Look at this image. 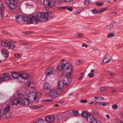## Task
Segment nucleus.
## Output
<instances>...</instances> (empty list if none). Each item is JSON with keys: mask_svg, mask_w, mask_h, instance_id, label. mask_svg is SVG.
Returning a JSON list of instances; mask_svg holds the SVG:
<instances>
[{"mask_svg": "<svg viewBox=\"0 0 123 123\" xmlns=\"http://www.w3.org/2000/svg\"><path fill=\"white\" fill-rule=\"evenodd\" d=\"M11 107L10 105L6 107L4 109L0 110V115L4 118H7L11 116V115L9 112Z\"/></svg>", "mask_w": 123, "mask_h": 123, "instance_id": "nucleus-1", "label": "nucleus"}, {"mask_svg": "<svg viewBox=\"0 0 123 123\" xmlns=\"http://www.w3.org/2000/svg\"><path fill=\"white\" fill-rule=\"evenodd\" d=\"M29 20L27 17L23 16L17 14L16 16V20L17 22L20 24H22L25 21Z\"/></svg>", "mask_w": 123, "mask_h": 123, "instance_id": "nucleus-2", "label": "nucleus"}, {"mask_svg": "<svg viewBox=\"0 0 123 123\" xmlns=\"http://www.w3.org/2000/svg\"><path fill=\"white\" fill-rule=\"evenodd\" d=\"M60 90L58 89H55L50 92V96L54 98L57 97V95H61L62 94L61 92L60 91Z\"/></svg>", "mask_w": 123, "mask_h": 123, "instance_id": "nucleus-3", "label": "nucleus"}, {"mask_svg": "<svg viewBox=\"0 0 123 123\" xmlns=\"http://www.w3.org/2000/svg\"><path fill=\"white\" fill-rule=\"evenodd\" d=\"M0 77L3 82L11 80L10 75L7 73L2 74Z\"/></svg>", "mask_w": 123, "mask_h": 123, "instance_id": "nucleus-4", "label": "nucleus"}, {"mask_svg": "<svg viewBox=\"0 0 123 123\" xmlns=\"http://www.w3.org/2000/svg\"><path fill=\"white\" fill-rule=\"evenodd\" d=\"M28 18L29 19L27 20V24H36L37 23V22L39 20L38 19L35 17L32 16L31 18H30L29 17H28Z\"/></svg>", "mask_w": 123, "mask_h": 123, "instance_id": "nucleus-5", "label": "nucleus"}, {"mask_svg": "<svg viewBox=\"0 0 123 123\" xmlns=\"http://www.w3.org/2000/svg\"><path fill=\"white\" fill-rule=\"evenodd\" d=\"M45 15L46 16H45L44 20L45 22L48 20V17L51 19L53 18L54 16L53 13L50 12H45Z\"/></svg>", "mask_w": 123, "mask_h": 123, "instance_id": "nucleus-6", "label": "nucleus"}, {"mask_svg": "<svg viewBox=\"0 0 123 123\" xmlns=\"http://www.w3.org/2000/svg\"><path fill=\"white\" fill-rule=\"evenodd\" d=\"M38 97L37 95V93L33 92H32L29 94L28 96V99L29 100L33 99L35 101L36 98H38Z\"/></svg>", "mask_w": 123, "mask_h": 123, "instance_id": "nucleus-7", "label": "nucleus"}, {"mask_svg": "<svg viewBox=\"0 0 123 123\" xmlns=\"http://www.w3.org/2000/svg\"><path fill=\"white\" fill-rule=\"evenodd\" d=\"M17 2L14 0H11V2H10L8 6L12 9H15L16 6Z\"/></svg>", "mask_w": 123, "mask_h": 123, "instance_id": "nucleus-8", "label": "nucleus"}, {"mask_svg": "<svg viewBox=\"0 0 123 123\" xmlns=\"http://www.w3.org/2000/svg\"><path fill=\"white\" fill-rule=\"evenodd\" d=\"M45 16V12H38L36 15L37 17L39 18H41L42 21L43 22H44V20Z\"/></svg>", "mask_w": 123, "mask_h": 123, "instance_id": "nucleus-9", "label": "nucleus"}, {"mask_svg": "<svg viewBox=\"0 0 123 123\" xmlns=\"http://www.w3.org/2000/svg\"><path fill=\"white\" fill-rule=\"evenodd\" d=\"M70 114L69 111H67L61 115V119L64 121L66 120L69 118V117Z\"/></svg>", "mask_w": 123, "mask_h": 123, "instance_id": "nucleus-10", "label": "nucleus"}, {"mask_svg": "<svg viewBox=\"0 0 123 123\" xmlns=\"http://www.w3.org/2000/svg\"><path fill=\"white\" fill-rule=\"evenodd\" d=\"M112 56L110 55L108 58L107 57H105L101 62V64L103 65L109 62L112 59Z\"/></svg>", "mask_w": 123, "mask_h": 123, "instance_id": "nucleus-11", "label": "nucleus"}, {"mask_svg": "<svg viewBox=\"0 0 123 123\" xmlns=\"http://www.w3.org/2000/svg\"><path fill=\"white\" fill-rule=\"evenodd\" d=\"M47 122H54L55 120V117L53 115L48 116L45 118Z\"/></svg>", "mask_w": 123, "mask_h": 123, "instance_id": "nucleus-12", "label": "nucleus"}, {"mask_svg": "<svg viewBox=\"0 0 123 123\" xmlns=\"http://www.w3.org/2000/svg\"><path fill=\"white\" fill-rule=\"evenodd\" d=\"M43 88L45 90L49 91L51 89V86L48 82H46L43 83Z\"/></svg>", "mask_w": 123, "mask_h": 123, "instance_id": "nucleus-13", "label": "nucleus"}, {"mask_svg": "<svg viewBox=\"0 0 123 123\" xmlns=\"http://www.w3.org/2000/svg\"><path fill=\"white\" fill-rule=\"evenodd\" d=\"M88 121L91 123H97V121L92 115L91 116L88 118Z\"/></svg>", "mask_w": 123, "mask_h": 123, "instance_id": "nucleus-14", "label": "nucleus"}, {"mask_svg": "<svg viewBox=\"0 0 123 123\" xmlns=\"http://www.w3.org/2000/svg\"><path fill=\"white\" fill-rule=\"evenodd\" d=\"M30 103L29 100L27 98H25L21 101L22 105L24 106L25 105H28Z\"/></svg>", "mask_w": 123, "mask_h": 123, "instance_id": "nucleus-15", "label": "nucleus"}, {"mask_svg": "<svg viewBox=\"0 0 123 123\" xmlns=\"http://www.w3.org/2000/svg\"><path fill=\"white\" fill-rule=\"evenodd\" d=\"M20 78H22L24 79H27L29 77V75L23 72H21L19 73Z\"/></svg>", "mask_w": 123, "mask_h": 123, "instance_id": "nucleus-16", "label": "nucleus"}, {"mask_svg": "<svg viewBox=\"0 0 123 123\" xmlns=\"http://www.w3.org/2000/svg\"><path fill=\"white\" fill-rule=\"evenodd\" d=\"M65 68L66 69H72L73 66L72 64L70 62H67L65 64Z\"/></svg>", "mask_w": 123, "mask_h": 123, "instance_id": "nucleus-17", "label": "nucleus"}, {"mask_svg": "<svg viewBox=\"0 0 123 123\" xmlns=\"http://www.w3.org/2000/svg\"><path fill=\"white\" fill-rule=\"evenodd\" d=\"M21 99L19 98H16L13 99L12 104L13 105H17L21 103Z\"/></svg>", "mask_w": 123, "mask_h": 123, "instance_id": "nucleus-18", "label": "nucleus"}, {"mask_svg": "<svg viewBox=\"0 0 123 123\" xmlns=\"http://www.w3.org/2000/svg\"><path fill=\"white\" fill-rule=\"evenodd\" d=\"M92 115L88 114L87 112L82 111L81 114V115L82 116L86 118V119L87 120H88V118L91 116V115Z\"/></svg>", "mask_w": 123, "mask_h": 123, "instance_id": "nucleus-19", "label": "nucleus"}, {"mask_svg": "<svg viewBox=\"0 0 123 123\" xmlns=\"http://www.w3.org/2000/svg\"><path fill=\"white\" fill-rule=\"evenodd\" d=\"M71 83V81L69 80L67 77H65L63 80V83L65 85L68 86Z\"/></svg>", "mask_w": 123, "mask_h": 123, "instance_id": "nucleus-20", "label": "nucleus"}, {"mask_svg": "<svg viewBox=\"0 0 123 123\" xmlns=\"http://www.w3.org/2000/svg\"><path fill=\"white\" fill-rule=\"evenodd\" d=\"M69 70H64V72H66V75L68 78H70L72 77L73 76V75L72 74V72L71 71H69Z\"/></svg>", "mask_w": 123, "mask_h": 123, "instance_id": "nucleus-21", "label": "nucleus"}, {"mask_svg": "<svg viewBox=\"0 0 123 123\" xmlns=\"http://www.w3.org/2000/svg\"><path fill=\"white\" fill-rule=\"evenodd\" d=\"M19 73L16 72H12L11 73L12 76L15 79L20 78Z\"/></svg>", "mask_w": 123, "mask_h": 123, "instance_id": "nucleus-22", "label": "nucleus"}, {"mask_svg": "<svg viewBox=\"0 0 123 123\" xmlns=\"http://www.w3.org/2000/svg\"><path fill=\"white\" fill-rule=\"evenodd\" d=\"M2 54L4 55L5 57H7L9 56V53L7 50L4 49H2L1 50Z\"/></svg>", "mask_w": 123, "mask_h": 123, "instance_id": "nucleus-23", "label": "nucleus"}, {"mask_svg": "<svg viewBox=\"0 0 123 123\" xmlns=\"http://www.w3.org/2000/svg\"><path fill=\"white\" fill-rule=\"evenodd\" d=\"M65 64L60 63H59L57 67V69H65Z\"/></svg>", "mask_w": 123, "mask_h": 123, "instance_id": "nucleus-24", "label": "nucleus"}, {"mask_svg": "<svg viewBox=\"0 0 123 123\" xmlns=\"http://www.w3.org/2000/svg\"><path fill=\"white\" fill-rule=\"evenodd\" d=\"M54 71V70H46L45 71V74L46 76H48L52 74Z\"/></svg>", "mask_w": 123, "mask_h": 123, "instance_id": "nucleus-25", "label": "nucleus"}, {"mask_svg": "<svg viewBox=\"0 0 123 123\" xmlns=\"http://www.w3.org/2000/svg\"><path fill=\"white\" fill-rule=\"evenodd\" d=\"M10 44L11 43L10 42L6 43L5 42L1 41V45L4 47H8Z\"/></svg>", "mask_w": 123, "mask_h": 123, "instance_id": "nucleus-26", "label": "nucleus"}, {"mask_svg": "<svg viewBox=\"0 0 123 123\" xmlns=\"http://www.w3.org/2000/svg\"><path fill=\"white\" fill-rule=\"evenodd\" d=\"M84 62V61L81 60H77L75 62V63L76 65L83 64Z\"/></svg>", "mask_w": 123, "mask_h": 123, "instance_id": "nucleus-27", "label": "nucleus"}, {"mask_svg": "<svg viewBox=\"0 0 123 123\" xmlns=\"http://www.w3.org/2000/svg\"><path fill=\"white\" fill-rule=\"evenodd\" d=\"M64 83L62 82V81H60L58 82V87L59 89H62L64 86Z\"/></svg>", "mask_w": 123, "mask_h": 123, "instance_id": "nucleus-28", "label": "nucleus"}, {"mask_svg": "<svg viewBox=\"0 0 123 123\" xmlns=\"http://www.w3.org/2000/svg\"><path fill=\"white\" fill-rule=\"evenodd\" d=\"M16 94L19 97V98L20 99L23 97V95L19 91H17Z\"/></svg>", "mask_w": 123, "mask_h": 123, "instance_id": "nucleus-29", "label": "nucleus"}, {"mask_svg": "<svg viewBox=\"0 0 123 123\" xmlns=\"http://www.w3.org/2000/svg\"><path fill=\"white\" fill-rule=\"evenodd\" d=\"M94 70H91V72L89 73L88 75L89 77H92L94 76V74L93 73L94 72Z\"/></svg>", "mask_w": 123, "mask_h": 123, "instance_id": "nucleus-30", "label": "nucleus"}, {"mask_svg": "<svg viewBox=\"0 0 123 123\" xmlns=\"http://www.w3.org/2000/svg\"><path fill=\"white\" fill-rule=\"evenodd\" d=\"M48 6L52 7L55 5V3L54 1H49V2Z\"/></svg>", "mask_w": 123, "mask_h": 123, "instance_id": "nucleus-31", "label": "nucleus"}, {"mask_svg": "<svg viewBox=\"0 0 123 123\" xmlns=\"http://www.w3.org/2000/svg\"><path fill=\"white\" fill-rule=\"evenodd\" d=\"M49 1L48 0H44L43 4L44 6H48Z\"/></svg>", "mask_w": 123, "mask_h": 123, "instance_id": "nucleus-32", "label": "nucleus"}, {"mask_svg": "<svg viewBox=\"0 0 123 123\" xmlns=\"http://www.w3.org/2000/svg\"><path fill=\"white\" fill-rule=\"evenodd\" d=\"M107 9V8L105 7L103 8H102L99 9L98 11V13H102V12L106 11Z\"/></svg>", "mask_w": 123, "mask_h": 123, "instance_id": "nucleus-33", "label": "nucleus"}, {"mask_svg": "<svg viewBox=\"0 0 123 123\" xmlns=\"http://www.w3.org/2000/svg\"><path fill=\"white\" fill-rule=\"evenodd\" d=\"M16 46L15 45L12 44V43H11L10 44H9V45L8 47H9V49H11L13 50H14V48Z\"/></svg>", "mask_w": 123, "mask_h": 123, "instance_id": "nucleus-34", "label": "nucleus"}, {"mask_svg": "<svg viewBox=\"0 0 123 123\" xmlns=\"http://www.w3.org/2000/svg\"><path fill=\"white\" fill-rule=\"evenodd\" d=\"M116 14V13L115 12H113L111 13L109 15V17H113L115 16Z\"/></svg>", "mask_w": 123, "mask_h": 123, "instance_id": "nucleus-35", "label": "nucleus"}, {"mask_svg": "<svg viewBox=\"0 0 123 123\" xmlns=\"http://www.w3.org/2000/svg\"><path fill=\"white\" fill-rule=\"evenodd\" d=\"M114 34L113 33H110L107 35V37H111L114 36Z\"/></svg>", "mask_w": 123, "mask_h": 123, "instance_id": "nucleus-36", "label": "nucleus"}, {"mask_svg": "<svg viewBox=\"0 0 123 123\" xmlns=\"http://www.w3.org/2000/svg\"><path fill=\"white\" fill-rule=\"evenodd\" d=\"M73 114L75 116H76L79 115L77 111L73 110L72 112Z\"/></svg>", "mask_w": 123, "mask_h": 123, "instance_id": "nucleus-37", "label": "nucleus"}, {"mask_svg": "<svg viewBox=\"0 0 123 123\" xmlns=\"http://www.w3.org/2000/svg\"><path fill=\"white\" fill-rule=\"evenodd\" d=\"M108 87H103L100 89V90L101 91H103L108 89Z\"/></svg>", "mask_w": 123, "mask_h": 123, "instance_id": "nucleus-38", "label": "nucleus"}, {"mask_svg": "<svg viewBox=\"0 0 123 123\" xmlns=\"http://www.w3.org/2000/svg\"><path fill=\"white\" fill-rule=\"evenodd\" d=\"M31 83V81L29 80H28L26 83V86H30Z\"/></svg>", "mask_w": 123, "mask_h": 123, "instance_id": "nucleus-39", "label": "nucleus"}, {"mask_svg": "<svg viewBox=\"0 0 123 123\" xmlns=\"http://www.w3.org/2000/svg\"><path fill=\"white\" fill-rule=\"evenodd\" d=\"M37 123H43L44 121L43 119L40 118L39 120H38L37 122Z\"/></svg>", "mask_w": 123, "mask_h": 123, "instance_id": "nucleus-40", "label": "nucleus"}, {"mask_svg": "<svg viewBox=\"0 0 123 123\" xmlns=\"http://www.w3.org/2000/svg\"><path fill=\"white\" fill-rule=\"evenodd\" d=\"M92 12L94 14H96L98 13V11L96 10V9H94L92 10Z\"/></svg>", "mask_w": 123, "mask_h": 123, "instance_id": "nucleus-41", "label": "nucleus"}, {"mask_svg": "<svg viewBox=\"0 0 123 123\" xmlns=\"http://www.w3.org/2000/svg\"><path fill=\"white\" fill-rule=\"evenodd\" d=\"M118 107L117 105L114 104L112 105V108L114 109H117Z\"/></svg>", "mask_w": 123, "mask_h": 123, "instance_id": "nucleus-42", "label": "nucleus"}, {"mask_svg": "<svg viewBox=\"0 0 123 123\" xmlns=\"http://www.w3.org/2000/svg\"><path fill=\"white\" fill-rule=\"evenodd\" d=\"M103 3L102 2H98L96 3V4L98 6H101L103 5Z\"/></svg>", "mask_w": 123, "mask_h": 123, "instance_id": "nucleus-43", "label": "nucleus"}, {"mask_svg": "<svg viewBox=\"0 0 123 123\" xmlns=\"http://www.w3.org/2000/svg\"><path fill=\"white\" fill-rule=\"evenodd\" d=\"M53 100L51 99H46V100H42L41 101L43 102H50L53 101Z\"/></svg>", "mask_w": 123, "mask_h": 123, "instance_id": "nucleus-44", "label": "nucleus"}, {"mask_svg": "<svg viewBox=\"0 0 123 123\" xmlns=\"http://www.w3.org/2000/svg\"><path fill=\"white\" fill-rule=\"evenodd\" d=\"M11 2V0H5V3L6 4L9 6V4H10V2Z\"/></svg>", "mask_w": 123, "mask_h": 123, "instance_id": "nucleus-45", "label": "nucleus"}, {"mask_svg": "<svg viewBox=\"0 0 123 123\" xmlns=\"http://www.w3.org/2000/svg\"><path fill=\"white\" fill-rule=\"evenodd\" d=\"M30 108L33 109H37V106L33 105L30 107Z\"/></svg>", "mask_w": 123, "mask_h": 123, "instance_id": "nucleus-46", "label": "nucleus"}, {"mask_svg": "<svg viewBox=\"0 0 123 123\" xmlns=\"http://www.w3.org/2000/svg\"><path fill=\"white\" fill-rule=\"evenodd\" d=\"M84 3L86 5H88L89 4L88 0H86L84 1Z\"/></svg>", "mask_w": 123, "mask_h": 123, "instance_id": "nucleus-47", "label": "nucleus"}, {"mask_svg": "<svg viewBox=\"0 0 123 123\" xmlns=\"http://www.w3.org/2000/svg\"><path fill=\"white\" fill-rule=\"evenodd\" d=\"M15 56L17 58H19L20 56V55L19 53H16L14 54Z\"/></svg>", "mask_w": 123, "mask_h": 123, "instance_id": "nucleus-48", "label": "nucleus"}, {"mask_svg": "<svg viewBox=\"0 0 123 123\" xmlns=\"http://www.w3.org/2000/svg\"><path fill=\"white\" fill-rule=\"evenodd\" d=\"M73 7H68V6H67V9L70 11H72Z\"/></svg>", "mask_w": 123, "mask_h": 123, "instance_id": "nucleus-49", "label": "nucleus"}, {"mask_svg": "<svg viewBox=\"0 0 123 123\" xmlns=\"http://www.w3.org/2000/svg\"><path fill=\"white\" fill-rule=\"evenodd\" d=\"M77 36L78 37H82L84 36L83 34L77 33L76 34Z\"/></svg>", "mask_w": 123, "mask_h": 123, "instance_id": "nucleus-50", "label": "nucleus"}, {"mask_svg": "<svg viewBox=\"0 0 123 123\" xmlns=\"http://www.w3.org/2000/svg\"><path fill=\"white\" fill-rule=\"evenodd\" d=\"M111 26L110 25H108L106 26V28L107 29H110L111 28Z\"/></svg>", "mask_w": 123, "mask_h": 123, "instance_id": "nucleus-51", "label": "nucleus"}, {"mask_svg": "<svg viewBox=\"0 0 123 123\" xmlns=\"http://www.w3.org/2000/svg\"><path fill=\"white\" fill-rule=\"evenodd\" d=\"M82 47H85L86 48H87L88 47V46L86 44H83L82 45Z\"/></svg>", "mask_w": 123, "mask_h": 123, "instance_id": "nucleus-52", "label": "nucleus"}, {"mask_svg": "<svg viewBox=\"0 0 123 123\" xmlns=\"http://www.w3.org/2000/svg\"><path fill=\"white\" fill-rule=\"evenodd\" d=\"M80 102L81 103H86L87 102V101L86 100H81Z\"/></svg>", "mask_w": 123, "mask_h": 123, "instance_id": "nucleus-53", "label": "nucleus"}, {"mask_svg": "<svg viewBox=\"0 0 123 123\" xmlns=\"http://www.w3.org/2000/svg\"><path fill=\"white\" fill-rule=\"evenodd\" d=\"M64 0L67 3H70L73 2L74 0Z\"/></svg>", "mask_w": 123, "mask_h": 123, "instance_id": "nucleus-54", "label": "nucleus"}, {"mask_svg": "<svg viewBox=\"0 0 123 123\" xmlns=\"http://www.w3.org/2000/svg\"><path fill=\"white\" fill-rule=\"evenodd\" d=\"M3 19V17L1 13L0 12V20H1Z\"/></svg>", "mask_w": 123, "mask_h": 123, "instance_id": "nucleus-55", "label": "nucleus"}, {"mask_svg": "<svg viewBox=\"0 0 123 123\" xmlns=\"http://www.w3.org/2000/svg\"><path fill=\"white\" fill-rule=\"evenodd\" d=\"M98 98H99V99H100L101 100H103L104 99V98L102 97H98Z\"/></svg>", "mask_w": 123, "mask_h": 123, "instance_id": "nucleus-56", "label": "nucleus"}, {"mask_svg": "<svg viewBox=\"0 0 123 123\" xmlns=\"http://www.w3.org/2000/svg\"><path fill=\"white\" fill-rule=\"evenodd\" d=\"M2 7V3L0 0V8H1Z\"/></svg>", "mask_w": 123, "mask_h": 123, "instance_id": "nucleus-57", "label": "nucleus"}, {"mask_svg": "<svg viewBox=\"0 0 123 123\" xmlns=\"http://www.w3.org/2000/svg\"><path fill=\"white\" fill-rule=\"evenodd\" d=\"M43 107L42 106H37V109H41V108Z\"/></svg>", "mask_w": 123, "mask_h": 123, "instance_id": "nucleus-58", "label": "nucleus"}, {"mask_svg": "<svg viewBox=\"0 0 123 123\" xmlns=\"http://www.w3.org/2000/svg\"><path fill=\"white\" fill-rule=\"evenodd\" d=\"M117 123H123V122H122L119 119H118L117 121Z\"/></svg>", "mask_w": 123, "mask_h": 123, "instance_id": "nucleus-59", "label": "nucleus"}, {"mask_svg": "<svg viewBox=\"0 0 123 123\" xmlns=\"http://www.w3.org/2000/svg\"><path fill=\"white\" fill-rule=\"evenodd\" d=\"M109 75L110 76L113 75H114V74L113 73H109Z\"/></svg>", "mask_w": 123, "mask_h": 123, "instance_id": "nucleus-60", "label": "nucleus"}, {"mask_svg": "<svg viewBox=\"0 0 123 123\" xmlns=\"http://www.w3.org/2000/svg\"><path fill=\"white\" fill-rule=\"evenodd\" d=\"M79 13H80V12H79V11H78L77 12H75V13L74 14L75 15H78Z\"/></svg>", "mask_w": 123, "mask_h": 123, "instance_id": "nucleus-61", "label": "nucleus"}, {"mask_svg": "<svg viewBox=\"0 0 123 123\" xmlns=\"http://www.w3.org/2000/svg\"><path fill=\"white\" fill-rule=\"evenodd\" d=\"M117 91V90H113L111 91V93H113L114 92H115Z\"/></svg>", "mask_w": 123, "mask_h": 123, "instance_id": "nucleus-62", "label": "nucleus"}, {"mask_svg": "<svg viewBox=\"0 0 123 123\" xmlns=\"http://www.w3.org/2000/svg\"><path fill=\"white\" fill-rule=\"evenodd\" d=\"M62 9H67V6H62Z\"/></svg>", "mask_w": 123, "mask_h": 123, "instance_id": "nucleus-63", "label": "nucleus"}, {"mask_svg": "<svg viewBox=\"0 0 123 123\" xmlns=\"http://www.w3.org/2000/svg\"><path fill=\"white\" fill-rule=\"evenodd\" d=\"M102 105L103 106H105L106 105V103H105L103 102V103Z\"/></svg>", "mask_w": 123, "mask_h": 123, "instance_id": "nucleus-64", "label": "nucleus"}]
</instances>
